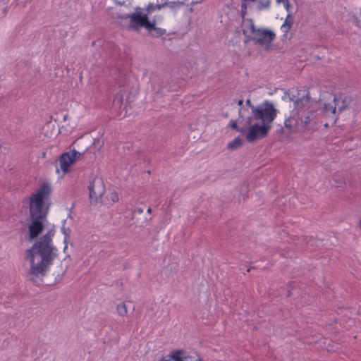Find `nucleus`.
<instances>
[{"mask_svg":"<svg viewBox=\"0 0 361 361\" xmlns=\"http://www.w3.org/2000/svg\"><path fill=\"white\" fill-rule=\"evenodd\" d=\"M238 114H239V118H238V121L231 120L229 123V126L231 127V129L235 130L236 131H238L242 134H245L247 130V128L245 127V122L243 123V125L241 127H239L238 125V123H241L240 119L241 118L243 119V116L241 114L240 109L238 111Z\"/></svg>","mask_w":361,"mask_h":361,"instance_id":"obj_15","label":"nucleus"},{"mask_svg":"<svg viewBox=\"0 0 361 361\" xmlns=\"http://www.w3.org/2000/svg\"><path fill=\"white\" fill-rule=\"evenodd\" d=\"M81 154L73 149L71 152L63 153L60 157L61 169L66 173L71 164L74 163L77 158L80 157Z\"/></svg>","mask_w":361,"mask_h":361,"instance_id":"obj_9","label":"nucleus"},{"mask_svg":"<svg viewBox=\"0 0 361 361\" xmlns=\"http://www.w3.org/2000/svg\"><path fill=\"white\" fill-rule=\"evenodd\" d=\"M171 360H172V359H171V357H170V358H169V359H167V360H160V361H171Z\"/></svg>","mask_w":361,"mask_h":361,"instance_id":"obj_30","label":"nucleus"},{"mask_svg":"<svg viewBox=\"0 0 361 361\" xmlns=\"http://www.w3.org/2000/svg\"><path fill=\"white\" fill-rule=\"evenodd\" d=\"M336 104L334 102L325 103L323 107V112L325 116L331 117L334 121L336 120L337 118V110Z\"/></svg>","mask_w":361,"mask_h":361,"instance_id":"obj_14","label":"nucleus"},{"mask_svg":"<svg viewBox=\"0 0 361 361\" xmlns=\"http://www.w3.org/2000/svg\"><path fill=\"white\" fill-rule=\"evenodd\" d=\"M334 104H335L337 110V115L341 113L343 111L347 109L350 99L347 97H344L342 94L335 95L333 99Z\"/></svg>","mask_w":361,"mask_h":361,"instance_id":"obj_12","label":"nucleus"},{"mask_svg":"<svg viewBox=\"0 0 361 361\" xmlns=\"http://www.w3.org/2000/svg\"><path fill=\"white\" fill-rule=\"evenodd\" d=\"M276 115L277 109L274 104L269 101H264L260 105L256 106L255 113L249 117L262 124L271 126Z\"/></svg>","mask_w":361,"mask_h":361,"instance_id":"obj_4","label":"nucleus"},{"mask_svg":"<svg viewBox=\"0 0 361 361\" xmlns=\"http://www.w3.org/2000/svg\"><path fill=\"white\" fill-rule=\"evenodd\" d=\"M142 11V8H141L140 7H136L135 11L134 13L123 14V15L119 14L117 16V19H121V20H127L128 19V28L130 30L138 32L139 28H135L134 27V23L132 21V18H133V16H139L140 17H143V16L148 17L147 14H143Z\"/></svg>","mask_w":361,"mask_h":361,"instance_id":"obj_10","label":"nucleus"},{"mask_svg":"<svg viewBox=\"0 0 361 361\" xmlns=\"http://www.w3.org/2000/svg\"><path fill=\"white\" fill-rule=\"evenodd\" d=\"M241 1H242V4L240 6L241 14H242V16L244 18L247 13V3L248 2H255L257 0H241Z\"/></svg>","mask_w":361,"mask_h":361,"instance_id":"obj_18","label":"nucleus"},{"mask_svg":"<svg viewBox=\"0 0 361 361\" xmlns=\"http://www.w3.org/2000/svg\"><path fill=\"white\" fill-rule=\"evenodd\" d=\"M63 231L64 234L66 235V237H65V242H66V241L67 234L66 233V229L64 228H63Z\"/></svg>","mask_w":361,"mask_h":361,"instance_id":"obj_29","label":"nucleus"},{"mask_svg":"<svg viewBox=\"0 0 361 361\" xmlns=\"http://www.w3.org/2000/svg\"><path fill=\"white\" fill-rule=\"evenodd\" d=\"M243 34H244V35H246V30H243Z\"/></svg>","mask_w":361,"mask_h":361,"instance_id":"obj_33","label":"nucleus"},{"mask_svg":"<svg viewBox=\"0 0 361 361\" xmlns=\"http://www.w3.org/2000/svg\"><path fill=\"white\" fill-rule=\"evenodd\" d=\"M116 312L121 317H126L128 314V308L124 302L119 303L116 306Z\"/></svg>","mask_w":361,"mask_h":361,"instance_id":"obj_17","label":"nucleus"},{"mask_svg":"<svg viewBox=\"0 0 361 361\" xmlns=\"http://www.w3.org/2000/svg\"><path fill=\"white\" fill-rule=\"evenodd\" d=\"M123 102V95L121 93H118L113 101V105L114 106H120Z\"/></svg>","mask_w":361,"mask_h":361,"instance_id":"obj_21","label":"nucleus"},{"mask_svg":"<svg viewBox=\"0 0 361 361\" xmlns=\"http://www.w3.org/2000/svg\"><path fill=\"white\" fill-rule=\"evenodd\" d=\"M165 7V4H149L147 6L146 11L147 12V16L150 13H152L155 9H160L161 8Z\"/></svg>","mask_w":361,"mask_h":361,"instance_id":"obj_20","label":"nucleus"},{"mask_svg":"<svg viewBox=\"0 0 361 361\" xmlns=\"http://www.w3.org/2000/svg\"><path fill=\"white\" fill-rule=\"evenodd\" d=\"M288 98L293 103V109L284 121L285 128L289 133H303L315 118V109L310 92L300 90L296 94H289Z\"/></svg>","mask_w":361,"mask_h":361,"instance_id":"obj_2","label":"nucleus"},{"mask_svg":"<svg viewBox=\"0 0 361 361\" xmlns=\"http://www.w3.org/2000/svg\"><path fill=\"white\" fill-rule=\"evenodd\" d=\"M135 212H137L138 214H142L143 212V209L137 207L135 209Z\"/></svg>","mask_w":361,"mask_h":361,"instance_id":"obj_26","label":"nucleus"},{"mask_svg":"<svg viewBox=\"0 0 361 361\" xmlns=\"http://www.w3.org/2000/svg\"><path fill=\"white\" fill-rule=\"evenodd\" d=\"M245 127L247 128L246 139L250 142L265 137L271 128V126L262 124L250 117L245 119Z\"/></svg>","mask_w":361,"mask_h":361,"instance_id":"obj_6","label":"nucleus"},{"mask_svg":"<svg viewBox=\"0 0 361 361\" xmlns=\"http://www.w3.org/2000/svg\"><path fill=\"white\" fill-rule=\"evenodd\" d=\"M147 212H148L149 214H150V213L152 212V209H151L150 207H149V208L147 209Z\"/></svg>","mask_w":361,"mask_h":361,"instance_id":"obj_31","label":"nucleus"},{"mask_svg":"<svg viewBox=\"0 0 361 361\" xmlns=\"http://www.w3.org/2000/svg\"><path fill=\"white\" fill-rule=\"evenodd\" d=\"M89 197L91 202H97L105 192V186L103 180L99 178H94L88 186Z\"/></svg>","mask_w":361,"mask_h":361,"instance_id":"obj_8","label":"nucleus"},{"mask_svg":"<svg viewBox=\"0 0 361 361\" xmlns=\"http://www.w3.org/2000/svg\"><path fill=\"white\" fill-rule=\"evenodd\" d=\"M1 148V144L0 143V149Z\"/></svg>","mask_w":361,"mask_h":361,"instance_id":"obj_34","label":"nucleus"},{"mask_svg":"<svg viewBox=\"0 0 361 361\" xmlns=\"http://www.w3.org/2000/svg\"><path fill=\"white\" fill-rule=\"evenodd\" d=\"M293 25V16L290 13L287 15L283 24L281 25V31L283 32V39H290L292 36L288 37V32Z\"/></svg>","mask_w":361,"mask_h":361,"instance_id":"obj_13","label":"nucleus"},{"mask_svg":"<svg viewBox=\"0 0 361 361\" xmlns=\"http://www.w3.org/2000/svg\"><path fill=\"white\" fill-rule=\"evenodd\" d=\"M246 105L248 106L252 109V114H253L255 113V109H256V106L252 104L250 99H247L246 100Z\"/></svg>","mask_w":361,"mask_h":361,"instance_id":"obj_25","label":"nucleus"},{"mask_svg":"<svg viewBox=\"0 0 361 361\" xmlns=\"http://www.w3.org/2000/svg\"><path fill=\"white\" fill-rule=\"evenodd\" d=\"M169 357L173 361H203L197 355H185L182 350L173 351Z\"/></svg>","mask_w":361,"mask_h":361,"instance_id":"obj_11","label":"nucleus"},{"mask_svg":"<svg viewBox=\"0 0 361 361\" xmlns=\"http://www.w3.org/2000/svg\"><path fill=\"white\" fill-rule=\"evenodd\" d=\"M109 200L112 202L116 203L119 201V195L117 192L113 191L109 194Z\"/></svg>","mask_w":361,"mask_h":361,"instance_id":"obj_23","label":"nucleus"},{"mask_svg":"<svg viewBox=\"0 0 361 361\" xmlns=\"http://www.w3.org/2000/svg\"><path fill=\"white\" fill-rule=\"evenodd\" d=\"M184 4L183 1H170V2H164L163 4H165V6H169L171 9H174L176 7H180L183 6Z\"/></svg>","mask_w":361,"mask_h":361,"instance_id":"obj_19","label":"nucleus"},{"mask_svg":"<svg viewBox=\"0 0 361 361\" xmlns=\"http://www.w3.org/2000/svg\"><path fill=\"white\" fill-rule=\"evenodd\" d=\"M54 235V231L50 230L26 251L25 257L30 263L28 276L35 283L42 281L57 257V250L52 244Z\"/></svg>","mask_w":361,"mask_h":361,"instance_id":"obj_1","label":"nucleus"},{"mask_svg":"<svg viewBox=\"0 0 361 361\" xmlns=\"http://www.w3.org/2000/svg\"><path fill=\"white\" fill-rule=\"evenodd\" d=\"M114 1L118 5H120V6L125 5V1L121 2L118 0H114Z\"/></svg>","mask_w":361,"mask_h":361,"instance_id":"obj_27","label":"nucleus"},{"mask_svg":"<svg viewBox=\"0 0 361 361\" xmlns=\"http://www.w3.org/2000/svg\"><path fill=\"white\" fill-rule=\"evenodd\" d=\"M359 226H360V229H361V219H360V222H359Z\"/></svg>","mask_w":361,"mask_h":361,"instance_id":"obj_32","label":"nucleus"},{"mask_svg":"<svg viewBox=\"0 0 361 361\" xmlns=\"http://www.w3.org/2000/svg\"><path fill=\"white\" fill-rule=\"evenodd\" d=\"M51 192L49 184L44 183L30 197V216L31 224L28 226L29 240L36 238L44 230V221L47 213L43 211L44 202L47 200Z\"/></svg>","mask_w":361,"mask_h":361,"instance_id":"obj_3","label":"nucleus"},{"mask_svg":"<svg viewBox=\"0 0 361 361\" xmlns=\"http://www.w3.org/2000/svg\"><path fill=\"white\" fill-rule=\"evenodd\" d=\"M243 99H240V100L238 102V104L239 106H241V105L243 104Z\"/></svg>","mask_w":361,"mask_h":361,"instance_id":"obj_28","label":"nucleus"},{"mask_svg":"<svg viewBox=\"0 0 361 361\" xmlns=\"http://www.w3.org/2000/svg\"><path fill=\"white\" fill-rule=\"evenodd\" d=\"M270 0H260L259 1L257 9L258 10H263V9H267L270 6Z\"/></svg>","mask_w":361,"mask_h":361,"instance_id":"obj_22","label":"nucleus"},{"mask_svg":"<svg viewBox=\"0 0 361 361\" xmlns=\"http://www.w3.org/2000/svg\"><path fill=\"white\" fill-rule=\"evenodd\" d=\"M276 2L278 4L282 3L284 5V7H285L286 10L288 13H290V3H289V0H276Z\"/></svg>","mask_w":361,"mask_h":361,"instance_id":"obj_24","label":"nucleus"},{"mask_svg":"<svg viewBox=\"0 0 361 361\" xmlns=\"http://www.w3.org/2000/svg\"><path fill=\"white\" fill-rule=\"evenodd\" d=\"M132 21L134 23L135 28L145 27L149 35L153 37H159L166 33V30L157 27L155 20L149 21L148 17H140L139 16H133Z\"/></svg>","mask_w":361,"mask_h":361,"instance_id":"obj_7","label":"nucleus"},{"mask_svg":"<svg viewBox=\"0 0 361 361\" xmlns=\"http://www.w3.org/2000/svg\"><path fill=\"white\" fill-rule=\"evenodd\" d=\"M247 23L252 34L247 37V40L253 41L255 44L268 49L276 37L275 33L265 29H256L252 20H249Z\"/></svg>","mask_w":361,"mask_h":361,"instance_id":"obj_5","label":"nucleus"},{"mask_svg":"<svg viewBox=\"0 0 361 361\" xmlns=\"http://www.w3.org/2000/svg\"><path fill=\"white\" fill-rule=\"evenodd\" d=\"M242 145L243 141L239 137H235L233 141L230 142L228 144L227 147L230 150H235L240 147Z\"/></svg>","mask_w":361,"mask_h":361,"instance_id":"obj_16","label":"nucleus"}]
</instances>
